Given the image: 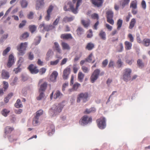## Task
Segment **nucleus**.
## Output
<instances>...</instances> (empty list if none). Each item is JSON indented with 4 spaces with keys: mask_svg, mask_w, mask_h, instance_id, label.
<instances>
[{
    "mask_svg": "<svg viewBox=\"0 0 150 150\" xmlns=\"http://www.w3.org/2000/svg\"><path fill=\"white\" fill-rule=\"evenodd\" d=\"M73 3L70 1L68 2L67 4L69 6V8H67V6H64L63 9L65 11L71 10L73 13L76 14L79 6L82 2V0H72Z\"/></svg>",
    "mask_w": 150,
    "mask_h": 150,
    "instance_id": "nucleus-1",
    "label": "nucleus"
},
{
    "mask_svg": "<svg viewBox=\"0 0 150 150\" xmlns=\"http://www.w3.org/2000/svg\"><path fill=\"white\" fill-rule=\"evenodd\" d=\"M27 47V43H21L17 47V49L18 51V54L20 55H23L25 53V51Z\"/></svg>",
    "mask_w": 150,
    "mask_h": 150,
    "instance_id": "nucleus-2",
    "label": "nucleus"
},
{
    "mask_svg": "<svg viewBox=\"0 0 150 150\" xmlns=\"http://www.w3.org/2000/svg\"><path fill=\"white\" fill-rule=\"evenodd\" d=\"M105 13L107 22L111 25H113L114 21L113 19L114 15L113 12L111 10L108 9L106 11Z\"/></svg>",
    "mask_w": 150,
    "mask_h": 150,
    "instance_id": "nucleus-3",
    "label": "nucleus"
},
{
    "mask_svg": "<svg viewBox=\"0 0 150 150\" xmlns=\"http://www.w3.org/2000/svg\"><path fill=\"white\" fill-rule=\"evenodd\" d=\"M98 127L100 129H103L106 127V120L103 117H101L96 120Z\"/></svg>",
    "mask_w": 150,
    "mask_h": 150,
    "instance_id": "nucleus-4",
    "label": "nucleus"
},
{
    "mask_svg": "<svg viewBox=\"0 0 150 150\" xmlns=\"http://www.w3.org/2000/svg\"><path fill=\"white\" fill-rule=\"evenodd\" d=\"M131 72L132 70L129 68H127L124 70L123 73V79L124 81H127L130 79Z\"/></svg>",
    "mask_w": 150,
    "mask_h": 150,
    "instance_id": "nucleus-5",
    "label": "nucleus"
},
{
    "mask_svg": "<svg viewBox=\"0 0 150 150\" xmlns=\"http://www.w3.org/2000/svg\"><path fill=\"white\" fill-rule=\"evenodd\" d=\"M88 93H81L78 95L77 101L79 103L80 102L81 100H82L83 102H86L88 100Z\"/></svg>",
    "mask_w": 150,
    "mask_h": 150,
    "instance_id": "nucleus-6",
    "label": "nucleus"
},
{
    "mask_svg": "<svg viewBox=\"0 0 150 150\" xmlns=\"http://www.w3.org/2000/svg\"><path fill=\"white\" fill-rule=\"evenodd\" d=\"M100 70L99 69H96L92 74L90 79L92 83H93L98 79L100 74Z\"/></svg>",
    "mask_w": 150,
    "mask_h": 150,
    "instance_id": "nucleus-7",
    "label": "nucleus"
},
{
    "mask_svg": "<svg viewBox=\"0 0 150 150\" xmlns=\"http://www.w3.org/2000/svg\"><path fill=\"white\" fill-rule=\"evenodd\" d=\"M92 121L91 117H88L87 115L84 116L80 120V122L81 125H86Z\"/></svg>",
    "mask_w": 150,
    "mask_h": 150,
    "instance_id": "nucleus-8",
    "label": "nucleus"
},
{
    "mask_svg": "<svg viewBox=\"0 0 150 150\" xmlns=\"http://www.w3.org/2000/svg\"><path fill=\"white\" fill-rule=\"evenodd\" d=\"M54 8V6L51 5L49 6L47 11V14L45 17V19L46 21H49L51 18V15Z\"/></svg>",
    "mask_w": 150,
    "mask_h": 150,
    "instance_id": "nucleus-9",
    "label": "nucleus"
},
{
    "mask_svg": "<svg viewBox=\"0 0 150 150\" xmlns=\"http://www.w3.org/2000/svg\"><path fill=\"white\" fill-rule=\"evenodd\" d=\"M28 69L32 74H36L38 73L39 71L37 67L33 64H30L28 66Z\"/></svg>",
    "mask_w": 150,
    "mask_h": 150,
    "instance_id": "nucleus-10",
    "label": "nucleus"
},
{
    "mask_svg": "<svg viewBox=\"0 0 150 150\" xmlns=\"http://www.w3.org/2000/svg\"><path fill=\"white\" fill-rule=\"evenodd\" d=\"M91 1L95 6L100 7L102 6L104 0H91Z\"/></svg>",
    "mask_w": 150,
    "mask_h": 150,
    "instance_id": "nucleus-11",
    "label": "nucleus"
},
{
    "mask_svg": "<svg viewBox=\"0 0 150 150\" xmlns=\"http://www.w3.org/2000/svg\"><path fill=\"white\" fill-rule=\"evenodd\" d=\"M70 71V68L69 67H67L64 69L63 75V78L64 80H66L68 79Z\"/></svg>",
    "mask_w": 150,
    "mask_h": 150,
    "instance_id": "nucleus-12",
    "label": "nucleus"
},
{
    "mask_svg": "<svg viewBox=\"0 0 150 150\" xmlns=\"http://www.w3.org/2000/svg\"><path fill=\"white\" fill-rule=\"evenodd\" d=\"M14 63V58L12 54H10L9 56L8 61L7 63V66L10 67Z\"/></svg>",
    "mask_w": 150,
    "mask_h": 150,
    "instance_id": "nucleus-13",
    "label": "nucleus"
},
{
    "mask_svg": "<svg viewBox=\"0 0 150 150\" xmlns=\"http://www.w3.org/2000/svg\"><path fill=\"white\" fill-rule=\"evenodd\" d=\"M58 75V73L56 71H54L50 76V79L51 81L54 82L56 81V78Z\"/></svg>",
    "mask_w": 150,
    "mask_h": 150,
    "instance_id": "nucleus-14",
    "label": "nucleus"
},
{
    "mask_svg": "<svg viewBox=\"0 0 150 150\" xmlns=\"http://www.w3.org/2000/svg\"><path fill=\"white\" fill-rule=\"evenodd\" d=\"M54 49H55L57 52L59 53H61L62 50L60 48V46L59 43L57 42H55L54 43V45L53 47Z\"/></svg>",
    "mask_w": 150,
    "mask_h": 150,
    "instance_id": "nucleus-15",
    "label": "nucleus"
},
{
    "mask_svg": "<svg viewBox=\"0 0 150 150\" xmlns=\"http://www.w3.org/2000/svg\"><path fill=\"white\" fill-rule=\"evenodd\" d=\"M60 38L61 39L64 40H68L73 38L71 34L70 33L62 34L61 35Z\"/></svg>",
    "mask_w": 150,
    "mask_h": 150,
    "instance_id": "nucleus-16",
    "label": "nucleus"
},
{
    "mask_svg": "<svg viewBox=\"0 0 150 150\" xmlns=\"http://www.w3.org/2000/svg\"><path fill=\"white\" fill-rule=\"evenodd\" d=\"M81 86V84L77 82H76L73 86L72 89H69V91L71 92L72 91H76L78 88Z\"/></svg>",
    "mask_w": 150,
    "mask_h": 150,
    "instance_id": "nucleus-17",
    "label": "nucleus"
},
{
    "mask_svg": "<svg viewBox=\"0 0 150 150\" xmlns=\"http://www.w3.org/2000/svg\"><path fill=\"white\" fill-rule=\"evenodd\" d=\"M1 76L2 79H7L9 77V73L5 70H2L1 72Z\"/></svg>",
    "mask_w": 150,
    "mask_h": 150,
    "instance_id": "nucleus-18",
    "label": "nucleus"
},
{
    "mask_svg": "<svg viewBox=\"0 0 150 150\" xmlns=\"http://www.w3.org/2000/svg\"><path fill=\"white\" fill-rule=\"evenodd\" d=\"M47 86V83L46 82H44L40 86V88L39 90V92L41 91H45L46 90Z\"/></svg>",
    "mask_w": 150,
    "mask_h": 150,
    "instance_id": "nucleus-19",
    "label": "nucleus"
},
{
    "mask_svg": "<svg viewBox=\"0 0 150 150\" xmlns=\"http://www.w3.org/2000/svg\"><path fill=\"white\" fill-rule=\"evenodd\" d=\"M62 109V108L61 107V105H58L54 109L53 111L54 114L56 115L60 112L61 111Z\"/></svg>",
    "mask_w": 150,
    "mask_h": 150,
    "instance_id": "nucleus-20",
    "label": "nucleus"
},
{
    "mask_svg": "<svg viewBox=\"0 0 150 150\" xmlns=\"http://www.w3.org/2000/svg\"><path fill=\"white\" fill-rule=\"evenodd\" d=\"M13 130L14 128L13 127L7 126L5 128L4 133L6 134H10Z\"/></svg>",
    "mask_w": 150,
    "mask_h": 150,
    "instance_id": "nucleus-21",
    "label": "nucleus"
},
{
    "mask_svg": "<svg viewBox=\"0 0 150 150\" xmlns=\"http://www.w3.org/2000/svg\"><path fill=\"white\" fill-rule=\"evenodd\" d=\"M74 19V16H72L70 17L68 16H65L64 18L62 20V21L65 23L71 22L73 21Z\"/></svg>",
    "mask_w": 150,
    "mask_h": 150,
    "instance_id": "nucleus-22",
    "label": "nucleus"
},
{
    "mask_svg": "<svg viewBox=\"0 0 150 150\" xmlns=\"http://www.w3.org/2000/svg\"><path fill=\"white\" fill-rule=\"evenodd\" d=\"M44 0H37L36 7V9H38L42 6L44 5Z\"/></svg>",
    "mask_w": 150,
    "mask_h": 150,
    "instance_id": "nucleus-23",
    "label": "nucleus"
},
{
    "mask_svg": "<svg viewBox=\"0 0 150 150\" xmlns=\"http://www.w3.org/2000/svg\"><path fill=\"white\" fill-rule=\"evenodd\" d=\"M99 36L101 39L105 40L106 39V34L105 33L103 30H101L99 34Z\"/></svg>",
    "mask_w": 150,
    "mask_h": 150,
    "instance_id": "nucleus-24",
    "label": "nucleus"
},
{
    "mask_svg": "<svg viewBox=\"0 0 150 150\" xmlns=\"http://www.w3.org/2000/svg\"><path fill=\"white\" fill-rule=\"evenodd\" d=\"M39 27L43 31H48V25H46L43 23L40 24Z\"/></svg>",
    "mask_w": 150,
    "mask_h": 150,
    "instance_id": "nucleus-25",
    "label": "nucleus"
},
{
    "mask_svg": "<svg viewBox=\"0 0 150 150\" xmlns=\"http://www.w3.org/2000/svg\"><path fill=\"white\" fill-rule=\"evenodd\" d=\"M61 45L63 50H70V47L67 43L64 42H62Z\"/></svg>",
    "mask_w": 150,
    "mask_h": 150,
    "instance_id": "nucleus-26",
    "label": "nucleus"
},
{
    "mask_svg": "<svg viewBox=\"0 0 150 150\" xmlns=\"http://www.w3.org/2000/svg\"><path fill=\"white\" fill-rule=\"evenodd\" d=\"M90 21L89 20L85 21L84 20H81V23L86 28L88 27L90 24Z\"/></svg>",
    "mask_w": 150,
    "mask_h": 150,
    "instance_id": "nucleus-27",
    "label": "nucleus"
},
{
    "mask_svg": "<svg viewBox=\"0 0 150 150\" xmlns=\"http://www.w3.org/2000/svg\"><path fill=\"white\" fill-rule=\"evenodd\" d=\"M84 77V74L81 72H79L78 75V81L81 82L83 81Z\"/></svg>",
    "mask_w": 150,
    "mask_h": 150,
    "instance_id": "nucleus-28",
    "label": "nucleus"
},
{
    "mask_svg": "<svg viewBox=\"0 0 150 150\" xmlns=\"http://www.w3.org/2000/svg\"><path fill=\"white\" fill-rule=\"evenodd\" d=\"M137 0L132 1L130 4V7L132 8L137 9Z\"/></svg>",
    "mask_w": 150,
    "mask_h": 150,
    "instance_id": "nucleus-29",
    "label": "nucleus"
},
{
    "mask_svg": "<svg viewBox=\"0 0 150 150\" xmlns=\"http://www.w3.org/2000/svg\"><path fill=\"white\" fill-rule=\"evenodd\" d=\"M136 23V21L135 18H133L131 19L129 23V28L132 29Z\"/></svg>",
    "mask_w": 150,
    "mask_h": 150,
    "instance_id": "nucleus-30",
    "label": "nucleus"
},
{
    "mask_svg": "<svg viewBox=\"0 0 150 150\" xmlns=\"http://www.w3.org/2000/svg\"><path fill=\"white\" fill-rule=\"evenodd\" d=\"M94 47V44L91 42H89L87 44L85 48L88 50H91L93 49Z\"/></svg>",
    "mask_w": 150,
    "mask_h": 150,
    "instance_id": "nucleus-31",
    "label": "nucleus"
},
{
    "mask_svg": "<svg viewBox=\"0 0 150 150\" xmlns=\"http://www.w3.org/2000/svg\"><path fill=\"white\" fill-rule=\"evenodd\" d=\"M130 0H122L121 1V4L122 8H124L126 6L128 5Z\"/></svg>",
    "mask_w": 150,
    "mask_h": 150,
    "instance_id": "nucleus-32",
    "label": "nucleus"
},
{
    "mask_svg": "<svg viewBox=\"0 0 150 150\" xmlns=\"http://www.w3.org/2000/svg\"><path fill=\"white\" fill-rule=\"evenodd\" d=\"M49 129L50 128L51 130H49L48 132V135H50L53 134L55 131L54 127L53 125H51L48 127Z\"/></svg>",
    "mask_w": 150,
    "mask_h": 150,
    "instance_id": "nucleus-33",
    "label": "nucleus"
},
{
    "mask_svg": "<svg viewBox=\"0 0 150 150\" xmlns=\"http://www.w3.org/2000/svg\"><path fill=\"white\" fill-rule=\"evenodd\" d=\"M125 48L126 50H129L131 49L132 46V44L131 43L128 41H126L125 42Z\"/></svg>",
    "mask_w": 150,
    "mask_h": 150,
    "instance_id": "nucleus-34",
    "label": "nucleus"
},
{
    "mask_svg": "<svg viewBox=\"0 0 150 150\" xmlns=\"http://www.w3.org/2000/svg\"><path fill=\"white\" fill-rule=\"evenodd\" d=\"M53 52L51 49H49L46 54V61H48L49 58L53 54Z\"/></svg>",
    "mask_w": 150,
    "mask_h": 150,
    "instance_id": "nucleus-35",
    "label": "nucleus"
},
{
    "mask_svg": "<svg viewBox=\"0 0 150 150\" xmlns=\"http://www.w3.org/2000/svg\"><path fill=\"white\" fill-rule=\"evenodd\" d=\"M76 32L77 35L80 36L83 33L84 30L82 28L79 27L76 30Z\"/></svg>",
    "mask_w": 150,
    "mask_h": 150,
    "instance_id": "nucleus-36",
    "label": "nucleus"
},
{
    "mask_svg": "<svg viewBox=\"0 0 150 150\" xmlns=\"http://www.w3.org/2000/svg\"><path fill=\"white\" fill-rule=\"evenodd\" d=\"M15 106L17 108H21L23 107V105L21 104V100L19 99H17L16 103L15 104Z\"/></svg>",
    "mask_w": 150,
    "mask_h": 150,
    "instance_id": "nucleus-37",
    "label": "nucleus"
},
{
    "mask_svg": "<svg viewBox=\"0 0 150 150\" xmlns=\"http://www.w3.org/2000/svg\"><path fill=\"white\" fill-rule=\"evenodd\" d=\"M137 63L138 66L140 68L142 69L144 67V65L141 60L138 59L137 61Z\"/></svg>",
    "mask_w": 150,
    "mask_h": 150,
    "instance_id": "nucleus-38",
    "label": "nucleus"
},
{
    "mask_svg": "<svg viewBox=\"0 0 150 150\" xmlns=\"http://www.w3.org/2000/svg\"><path fill=\"white\" fill-rule=\"evenodd\" d=\"M62 96V94L59 91H57L56 93L54 94V99H57L58 98H60Z\"/></svg>",
    "mask_w": 150,
    "mask_h": 150,
    "instance_id": "nucleus-39",
    "label": "nucleus"
},
{
    "mask_svg": "<svg viewBox=\"0 0 150 150\" xmlns=\"http://www.w3.org/2000/svg\"><path fill=\"white\" fill-rule=\"evenodd\" d=\"M122 20L120 19H119L117 20V29L118 30L120 29L122 26Z\"/></svg>",
    "mask_w": 150,
    "mask_h": 150,
    "instance_id": "nucleus-40",
    "label": "nucleus"
},
{
    "mask_svg": "<svg viewBox=\"0 0 150 150\" xmlns=\"http://www.w3.org/2000/svg\"><path fill=\"white\" fill-rule=\"evenodd\" d=\"M96 111V109L94 108H91L89 109H86L84 112L85 114H89L91 112H94Z\"/></svg>",
    "mask_w": 150,
    "mask_h": 150,
    "instance_id": "nucleus-41",
    "label": "nucleus"
},
{
    "mask_svg": "<svg viewBox=\"0 0 150 150\" xmlns=\"http://www.w3.org/2000/svg\"><path fill=\"white\" fill-rule=\"evenodd\" d=\"M21 4L23 8H25L27 7L28 3L25 0H22L21 1Z\"/></svg>",
    "mask_w": 150,
    "mask_h": 150,
    "instance_id": "nucleus-42",
    "label": "nucleus"
},
{
    "mask_svg": "<svg viewBox=\"0 0 150 150\" xmlns=\"http://www.w3.org/2000/svg\"><path fill=\"white\" fill-rule=\"evenodd\" d=\"M39 93H40L39 95L36 97V99L38 100H40L43 98L45 96L43 92L41 91Z\"/></svg>",
    "mask_w": 150,
    "mask_h": 150,
    "instance_id": "nucleus-43",
    "label": "nucleus"
},
{
    "mask_svg": "<svg viewBox=\"0 0 150 150\" xmlns=\"http://www.w3.org/2000/svg\"><path fill=\"white\" fill-rule=\"evenodd\" d=\"M39 118L36 116L33 118V123L34 126H36L39 122L38 120Z\"/></svg>",
    "mask_w": 150,
    "mask_h": 150,
    "instance_id": "nucleus-44",
    "label": "nucleus"
},
{
    "mask_svg": "<svg viewBox=\"0 0 150 150\" xmlns=\"http://www.w3.org/2000/svg\"><path fill=\"white\" fill-rule=\"evenodd\" d=\"M10 112V110L6 109H4L2 110L1 112V113L2 115L6 117L8 114Z\"/></svg>",
    "mask_w": 150,
    "mask_h": 150,
    "instance_id": "nucleus-45",
    "label": "nucleus"
},
{
    "mask_svg": "<svg viewBox=\"0 0 150 150\" xmlns=\"http://www.w3.org/2000/svg\"><path fill=\"white\" fill-rule=\"evenodd\" d=\"M29 28L30 31L33 33L34 32L36 29V27L35 25H30L29 26Z\"/></svg>",
    "mask_w": 150,
    "mask_h": 150,
    "instance_id": "nucleus-46",
    "label": "nucleus"
},
{
    "mask_svg": "<svg viewBox=\"0 0 150 150\" xmlns=\"http://www.w3.org/2000/svg\"><path fill=\"white\" fill-rule=\"evenodd\" d=\"M29 36V34L28 33L25 32L20 36V39L22 40L25 39L28 37Z\"/></svg>",
    "mask_w": 150,
    "mask_h": 150,
    "instance_id": "nucleus-47",
    "label": "nucleus"
},
{
    "mask_svg": "<svg viewBox=\"0 0 150 150\" xmlns=\"http://www.w3.org/2000/svg\"><path fill=\"white\" fill-rule=\"evenodd\" d=\"M143 43L144 45L146 46H148L150 43V40L148 39H145L143 40Z\"/></svg>",
    "mask_w": 150,
    "mask_h": 150,
    "instance_id": "nucleus-48",
    "label": "nucleus"
},
{
    "mask_svg": "<svg viewBox=\"0 0 150 150\" xmlns=\"http://www.w3.org/2000/svg\"><path fill=\"white\" fill-rule=\"evenodd\" d=\"M60 18V16H57L56 19L53 23V25L56 26L59 23Z\"/></svg>",
    "mask_w": 150,
    "mask_h": 150,
    "instance_id": "nucleus-49",
    "label": "nucleus"
},
{
    "mask_svg": "<svg viewBox=\"0 0 150 150\" xmlns=\"http://www.w3.org/2000/svg\"><path fill=\"white\" fill-rule=\"evenodd\" d=\"M43 114V111L42 110H38L36 112V115L35 116L39 118V117Z\"/></svg>",
    "mask_w": 150,
    "mask_h": 150,
    "instance_id": "nucleus-50",
    "label": "nucleus"
},
{
    "mask_svg": "<svg viewBox=\"0 0 150 150\" xmlns=\"http://www.w3.org/2000/svg\"><path fill=\"white\" fill-rule=\"evenodd\" d=\"M123 47L122 43H120L119 45V47L117 49V51L118 52H122L123 50Z\"/></svg>",
    "mask_w": 150,
    "mask_h": 150,
    "instance_id": "nucleus-51",
    "label": "nucleus"
},
{
    "mask_svg": "<svg viewBox=\"0 0 150 150\" xmlns=\"http://www.w3.org/2000/svg\"><path fill=\"white\" fill-rule=\"evenodd\" d=\"M88 34L87 36V37L88 38H91L93 36V32L91 29H90L87 32Z\"/></svg>",
    "mask_w": 150,
    "mask_h": 150,
    "instance_id": "nucleus-52",
    "label": "nucleus"
},
{
    "mask_svg": "<svg viewBox=\"0 0 150 150\" xmlns=\"http://www.w3.org/2000/svg\"><path fill=\"white\" fill-rule=\"evenodd\" d=\"M117 64L119 68H120L122 67L123 62L120 59H119L117 62Z\"/></svg>",
    "mask_w": 150,
    "mask_h": 150,
    "instance_id": "nucleus-53",
    "label": "nucleus"
},
{
    "mask_svg": "<svg viewBox=\"0 0 150 150\" xmlns=\"http://www.w3.org/2000/svg\"><path fill=\"white\" fill-rule=\"evenodd\" d=\"M93 57V54L91 53L89 54L88 57L85 59L86 61L90 62L92 60V57Z\"/></svg>",
    "mask_w": 150,
    "mask_h": 150,
    "instance_id": "nucleus-54",
    "label": "nucleus"
},
{
    "mask_svg": "<svg viewBox=\"0 0 150 150\" xmlns=\"http://www.w3.org/2000/svg\"><path fill=\"white\" fill-rule=\"evenodd\" d=\"M82 55V53L81 52H80L79 55L78 56L77 55L76 56L74 59V62H76L81 57Z\"/></svg>",
    "mask_w": 150,
    "mask_h": 150,
    "instance_id": "nucleus-55",
    "label": "nucleus"
},
{
    "mask_svg": "<svg viewBox=\"0 0 150 150\" xmlns=\"http://www.w3.org/2000/svg\"><path fill=\"white\" fill-rule=\"evenodd\" d=\"M3 88L4 89V91H6L7 88H8V83L7 82L5 81H4L3 82Z\"/></svg>",
    "mask_w": 150,
    "mask_h": 150,
    "instance_id": "nucleus-56",
    "label": "nucleus"
},
{
    "mask_svg": "<svg viewBox=\"0 0 150 150\" xmlns=\"http://www.w3.org/2000/svg\"><path fill=\"white\" fill-rule=\"evenodd\" d=\"M10 47H7L5 50L3 52V56L6 55L7 53L10 51Z\"/></svg>",
    "mask_w": 150,
    "mask_h": 150,
    "instance_id": "nucleus-57",
    "label": "nucleus"
},
{
    "mask_svg": "<svg viewBox=\"0 0 150 150\" xmlns=\"http://www.w3.org/2000/svg\"><path fill=\"white\" fill-rule=\"evenodd\" d=\"M91 17L92 18L94 19H96L97 21H98L99 16L98 14L96 13H93L91 15Z\"/></svg>",
    "mask_w": 150,
    "mask_h": 150,
    "instance_id": "nucleus-58",
    "label": "nucleus"
},
{
    "mask_svg": "<svg viewBox=\"0 0 150 150\" xmlns=\"http://www.w3.org/2000/svg\"><path fill=\"white\" fill-rule=\"evenodd\" d=\"M34 13L32 11L30 12L27 15L28 18L30 19H32L33 18Z\"/></svg>",
    "mask_w": 150,
    "mask_h": 150,
    "instance_id": "nucleus-59",
    "label": "nucleus"
},
{
    "mask_svg": "<svg viewBox=\"0 0 150 150\" xmlns=\"http://www.w3.org/2000/svg\"><path fill=\"white\" fill-rule=\"evenodd\" d=\"M82 69L83 71L85 73H87L89 71V69L87 67L83 66L82 67Z\"/></svg>",
    "mask_w": 150,
    "mask_h": 150,
    "instance_id": "nucleus-60",
    "label": "nucleus"
},
{
    "mask_svg": "<svg viewBox=\"0 0 150 150\" xmlns=\"http://www.w3.org/2000/svg\"><path fill=\"white\" fill-rule=\"evenodd\" d=\"M26 21L25 20H23L21 23H20V24H19V27L20 28H23V26H24L26 24Z\"/></svg>",
    "mask_w": 150,
    "mask_h": 150,
    "instance_id": "nucleus-61",
    "label": "nucleus"
},
{
    "mask_svg": "<svg viewBox=\"0 0 150 150\" xmlns=\"http://www.w3.org/2000/svg\"><path fill=\"white\" fill-rule=\"evenodd\" d=\"M59 60L57 59L55 61H51L50 62V64L52 65H57L59 62Z\"/></svg>",
    "mask_w": 150,
    "mask_h": 150,
    "instance_id": "nucleus-62",
    "label": "nucleus"
},
{
    "mask_svg": "<svg viewBox=\"0 0 150 150\" xmlns=\"http://www.w3.org/2000/svg\"><path fill=\"white\" fill-rule=\"evenodd\" d=\"M18 80V78L16 77H14L13 81L11 82L10 84L12 86H13L16 84Z\"/></svg>",
    "mask_w": 150,
    "mask_h": 150,
    "instance_id": "nucleus-63",
    "label": "nucleus"
},
{
    "mask_svg": "<svg viewBox=\"0 0 150 150\" xmlns=\"http://www.w3.org/2000/svg\"><path fill=\"white\" fill-rule=\"evenodd\" d=\"M29 59L30 60H32L34 58V55L31 52H30L28 53Z\"/></svg>",
    "mask_w": 150,
    "mask_h": 150,
    "instance_id": "nucleus-64",
    "label": "nucleus"
}]
</instances>
